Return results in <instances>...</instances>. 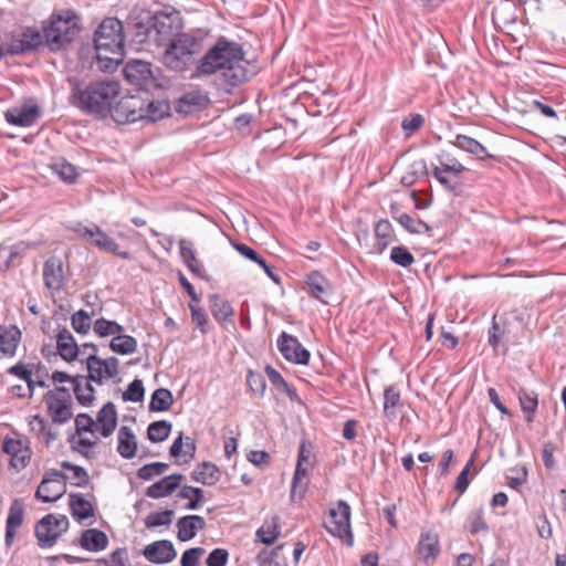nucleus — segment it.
Returning a JSON list of instances; mask_svg holds the SVG:
<instances>
[{
	"label": "nucleus",
	"instance_id": "nucleus-1",
	"mask_svg": "<svg viewBox=\"0 0 566 566\" xmlns=\"http://www.w3.org/2000/svg\"><path fill=\"white\" fill-rule=\"evenodd\" d=\"M240 43L220 36L196 62L191 78L219 74L227 91L240 86L255 74Z\"/></svg>",
	"mask_w": 566,
	"mask_h": 566
},
{
	"label": "nucleus",
	"instance_id": "nucleus-2",
	"mask_svg": "<svg viewBox=\"0 0 566 566\" xmlns=\"http://www.w3.org/2000/svg\"><path fill=\"white\" fill-rule=\"evenodd\" d=\"M70 103L87 115L105 118L111 115L119 97L120 86L116 81H95L80 83L71 81Z\"/></svg>",
	"mask_w": 566,
	"mask_h": 566
},
{
	"label": "nucleus",
	"instance_id": "nucleus-3",
	"mask_svg": "<svg viewBox=\"0 0 566 566\" xmlns=\"http://www.w3.org/2000/svg\"><path fill=\"white\" fill-rule=\"evenodd\" d=\"M182 27V18L177 10L158 11L146 21L134 24L132 41L142 50L150 51L153 46L161 48L181 35Z\"/></svg>",
	"mask_w": 566,
	"mask_h": 566
},
{
	"label": "nucleus",
	"instance_id": "nucleus-4",
	"mask_svg": "<svg viewBox=\"0 0 566 566\" xmlns=\"http://www.w3.org/2000/svg\"><path fill=\"white\" fill-rule=\"evenodd\" d=\"M124 28L117 18H105L94 33L97 66L103 72H113L125 56Z\"/></svg>",
	"mask_w": 566,
	"mask_h": 566
},
{
	"label": "nucleus",
	"instance_id": "nucleus-5",
	"mask_svg": "<svg viewBox=\"0 0 566 566\" xmlns=\"http://www.w3.org/2000/svg\"><path fill=\"white\" fill-rule=\"evenodd\" d=\"M203 40L205 34L199 30L181 33L164 45L163 64L174 72H184L196 65L195 57L202 51Z\"/></svg>",
	"mask_w": 566,
	"mask_h": 566
},
{
	"label": "nucleus",
	"instance_id": "nucleus-6",
	"mask_svg": "<svg viewBox=\"0 0 566 566\" xmlns=\"http://www.w3.org/2000/svg\"><path fill=\"white\" fill-rule=\"evenodd\" d=\"M80 31V17L74 10L66 9L51 14L43 35L50 49L55 51L69 45Z\"/></svg>",
	"mask_w": 566,
	"mask_h": 566
},
{
	"label": "nucleus",
	"instance_id": "nucleus-7",
	"mask_svg": "<svg viewBox=\"0 0 566 566\" xmlns=\"http://www.w3.org/2000/svg\"><path fill=\"white\" fill-rule=\"evenodd\" d=\"M72 230L87 243L96 247L98 250L114 254L123 260H130V253L127 251H122L119 249V244L108 235L101 227L95 223H90L85 226L81 222H77Z\"/></svg>",
	"mask_w": 566,
	"mask_h": 566
},
{
	"label": "nucleus",
	"instance_id": "nucleus-8",
	"mask_svg": "<svg viewBox=\"0 0 566 566\" xmlns=\"http://www.w3.org/2000/svg\"><path fill=\"white\" fill-rule=\"evenodd\" d=\"M70 522L65 515L48 514L35 526L38 545L42 548L52 547L60 536L69 530Z\"/></svg>",
	"mask_w": 566,
	"mask_h": 566
},
{
	"label": "nucleus",
	"instance_id": "nucleus-9",
	"mask_svg": "<svg viewBox=\"0 0 566 566\" xmlns=\"http://www.w3.org/2000/svg\"><path fill=\"white\" fill-rule=\"evenodd\" d=\"M352 510L344 500H338L336 505L329 510V518L324 523L326 531L340 539H345L348 545H353L354 536L350 528Z\"/></svg>",
	"mask_w": 566,
	"mask_h": 566
},
{
	"label": "nucleus",
	"instance_id": "nucleus-10",
	"mask_svg": "<svg viewBox=\"0 0 566 566\" xmlns=\"http://www.w3.org/2000/svg\"><path fill=\"white\" fill-rule=\"evenodd\" d=\"M69 476L56 469L45 471L41 483L35 491V497L43 503H53L66 492Z\"/></svg>",
	"mask_w": 566,
	"mask_h": 566
},
{
	"label": "nucleus",
	"instance_id": "nucleus-11",
	"mask_svg": "<svg viewBox=\"0 0 566 566\" xmlns=\"http://www.w3.org/2000/svg\"><path fill=\"white\" fill-rule=\"evenodd\" d=\"M2 452L9 455L10 469L15 472H21L31 462L32 450L28 440L6 436L2 441Z\"/></svg>",
	"mask_w": 566,
	"mask_h": 566
},
{
	"label": "nucleus",
	"instance_id": "nucleus-12",
	"mask_svg": "<svg viewBox=\"0 0 566 566\" xmlns=\"http://www.w3.org/2000/svg\"><path fill=\"white\" fill-rule=\"evenodd\" d=\"M45 403L54 423L63 424L72 418L71 396L65 387H56L55 391H49Z\"/></svg>",
	"mask_w": 566,
	"mask_h": 566
},
{
	"label": "nucleus",
	"instance_id": "nucleus-13",
	"mask_svg": "<svg viewBox=\"0 0 566 566\" xmlns=\"http://www.w3.org/2000/svg\"><path fill=\"white\" fill-rule=\"evenodd\" d=\"M111 116L114 120L122 124L144 120V98L137 95L117 98Z\"/></svg>",
	"mask_w": 566,
	"mask_h": 566
},
{
	"label": "nucleus",
	"instance_id": "nucleus-14",
	"mask_svg": "<svg viewBox=\"0 0 566 566\" xmlns=\"http://www.w3.org/2000/svg\"><path fill=\"white\" fill-rule=\"evenodd\" d=\"M123 72L126 81L142 91L148 92L150 88L157 86L151 64L149 62L132 60L126 63Z\"/></svg>",
	"mask_w": 566,
	"mask_h": 566
},
{
	"label": "nucleus",
	"instance_id": "nucleus-15",
	"mask_svg": "<svg viewBox=\"0 0 566 566\" xmlns=\"http://www.w3.org/2000/svg\"><path fill=\"white\" fill-rule=\"evenodd\" d=\"M277 348L282 356L293 364L306 365L310 360V352L300 340L286 332H282L277 338Z\"/></svg>",
	"mask_w": 566,
	"mask_h": 566
},
{
	"label": "nucleus",
	"instance_id": "nucleus-16",
	"mask_svg": "<svg viewBox=\"0 0 566 566\" xmlns=\"http://www.w3.org/2000/svg\"><path fill=\"white\" fill-rule=\"evenodd\" d=\"M43 284L52 295L62 291L65 284L63 261L59 256H50L43 263Z\"/></svg>",
	"mask_w": 566,
	"mask_h": 566
},
{
	"label": "nucleus",
	"instance_id": "nucleus-17",
	"mask_svg": "<svg viewBox=\"0 0 566 566\" xmlns=\"http://www.w3.org/2000/svg\"><path fill=\"white\" fill-rule=\"evenodd\" d=\"M143 555L154 564H167L176 558L177 552L174 544L168 539L156 541L148 544Z\"/></svg>",
	"mask_w": 566,
	"mask_h": 566
},
{
	"label": "nucleus",
	"instance_id": "nucleus-18",
	"mask_svg": "<svg viewBox=\"0 0 566 566\" xmlns=\"http://www.w3.org/2000/svg\"><path fill=\"white\" fill-rule=\"evenodd\" d=\"M416 552L424 563L434 560L441 552L439 535L432 531L421 532Z\"/></svg>",
	"mask_w": 566,
	"mask_h": 566
},
{
	"label": "nucleus",
	"instance_id": "nucleus-19",
	"mask_svg": "<svg viewBox=\"0 0 566 566\" xmlns=\"http://www.w3.org/2000/svg\"><path fill=\"white\" fill-rule=\"evenodd\" d=\"M40 116V108L38 105H23L7 111L6 120L14 126L29 127L32 126Z\"/></svg>",
	"mask_w": 566,
	"mask_h": 566
},
{
	"label": "nucleus",
	"instance_id": "nucleus-20",
	"mask_svg": "<svg viewBox=\"0 0 566 566\" xmlns=\"http://www.w3.org/2000/svg\"><path fill=\"white\" fill-rule=\"evenodd\" d=\"M117 426V410L112 401L106 402L97 412L95 428L101 436L107 438L113 434Z\"/></svg>",
	"mask_w": 566,
	"mask_h": 566
},
{
	"label": "nucleus",
	"instance_id": "nucleus-21",
	"mask_svg": "<svg viewBox=\"0 0 566 566\" xmlns=\"http://www.w3.org/2000/svg\"><path fill=\"white\" fill-rule=\"evenodd\" d=\"M56 349L60 357L67 363L76 360L81 352L74 336L67 328L59 331L56 335Z\"/></svg>",
	"mask_w": 566,
	"mask_h": 566
},
{
	"label": "nucleus",
	"instance_id": "nucleus-22",
	"mask_svg": "<svg viewBox=\"0 0 566 566\" xmlns=\"http://www.w3.org/2000/svg\"><path fill=\"white\" fill-rule=\"evenodd\" d=\"M312 468L313 467L311 465L296 463L290 492V500L292 503L301 502L304 499L308 486L307 476Z\"/></svg>",
	"mask_w": 566,
	"mask_h": 566
},
{
	"label": "nucleus",
	"instance_id": "nucleus-23",
	"mask_svg": "<svg viewBox=\"0 0 566 566\" xmlns=\"http://www.w3.org/2000/svg\"><path fill=\"white\" fill-rule=\"evenodd\" d=\"M209 102L208 95L201 90H192L182 94L178 101L177 109L185 115L203 108Z\"/></svg>",
	"mask_w": 566,
	"mask_h": 566
},
{
	"label": "nucleus",
	"instance_id": "nucleus-24",
	"mask_svg": "<svg viewBox=\"0 0 566 566\" xmlns=\"http://www.w3.org/2000/svg\"><path fill=\"white\" fill-rule=\"evenodd\" d=\"M177 537L180 542H188L192 539L199 530H203L206 521L200 515H186L178 520L177 524Z\"/></svg>",
	"mask_w": 566,
	"mask_h": 566
},
{
	"label": "nucleus",
	"instance_id": "nucleus-25",
	"mask_svg": "<svg viewBox=\"0 0 566 566\" xmlns=\"http://www.w3.org/2000/svg\"><path fill=\"white\" fill-rule=\"evenodd\" d=\"M181 480L182 475L180 473L164 476L161 480L147 488L146 495L150 499L168 496L179 486Z\"/></svg>",
	"mask_w": 566,
	"mask_h": 566
},
{
	"label": "nucleus",
	"instance_id": "nucleus-26",
	"mask_svg": "<svg viewBox=\"0 0 566 566\" xmlns=\"http://www.w3.org/2000/svg\"><path fill=\"white\" fill-rule=\"evenodd\" d=\"M305 284L307 289V294L316 298L325 304L327 301L324 300V296L331 290L329 281L318 271H312L306 275Z\"/></svg>",
	"mask_w": 566,
	"mask_h": 566
},
{
	"label": "nucleus",
	"instance_id": "nucleus-27",
	"mask_svg": "<svg viewBox=\"0 0 566 566\" xmlns=\"http://www.w3.org/2000/svg\"><path fill=\"white\" fill-rule=\"evenodd\" d=\"M451 144L475 156L479 160L495 158L479 140L463 134H458Z\"/></svg>",
	"mask_w": 566,
	"mask_h": 566
},
{
	"label": "nucleus",
	"instance_id": "nucleus-28",
	"mask_svg": "<svg viewBox=\"0 0 566 566\" xmlns=\"http://www.w3.org/2000/svg\"><path fill=\"white\" fill-rule=\"evenodd\" d=\"M80 545L88 552H101L107 547L108 537L98 528H87L81 534Z\"/></svg>",
	"mask_w": 566,
	"mask_h": 566
},
{
	"label": "nucleus",
	"instance_id": "nucleus-29",
	"mask_svg": "<svg viewBox=\"0 0 566 566\" xmlns=\"http://www.w3.org/2000/svg\"><path fill=\"white\" fill-rule=\"evenodd\" d=\"M179 253L182 259V262L193 275L202 280H208L203 266L196 258V253L192 249V243L190 241L186 239H181L179 241Z\"/></svg>",
	"mask_w": 566,
	"mask_h": 566
},
{
	"label": "nucleus",
	"instance_id": "nucleus-30",
	"mask_svg": "<svg viewBox=\"0 0 566 566\" xmlns=\"http://www.w3.org/2000/svg\"><path fill=\"white\" fill-rule=\"evenodd\" d=\"M21 339V332L15 325L0 326V357H12Z\"/></svg>",
	"mask_w": 566,
	"mask_h": 566
},
{
	"label": "nucleus",
	"instance_id": "nucleus-31",
	"mask_svg": "<svg viewBox=\"0 0 566 566\" xmlns=\"http://www.w3.org/2000/svg\"><path fill=\"white\" fill-rule=\"evenodd\" d=\"M265 374L269 378V381L272 385V388L277 392L289 397L291 401L300 402L301 398L296 391V389L289 385L287 381L283 378V376L272 366L268 365L265 367Z\"/></svg>",
	"mask_w": 566,
	"mask_h": 566
},
{
	"label": "nucleus",
	"instance_id": "nucleus-32",
	"mask_svg": "<svg viewBox=\"0 0 566 566\" xmlns=\"http://www.w3.org/2000/svg\"><path fill=\"white\" fill-rule=\"evenodd\" d=\"M117 452L124 459H133L137 451V440L134 431L127 427L122 426L117 432Z\"/></svg>",
	"mask_w": 566,
	"mask_h": 566
},
{
	"label": "nucleus",
	"instance_id": "nucleus-33",
	"mask_svg": "<svg viewBox=\"0 0 566 566\" xmlns=\"http://www.w3.org/2000/svg\"><path fill=\"white\" fill-rule=\"evenodd\" d=\"M69 497L71 514L76 521L82 522L94 515L92 503L82 493H71Z\"/></svg>",
	"mask_w": 566,
	"mask_h": 566
},
{
	"label": "nucleus",
	"instance_id": "nucleus-34",
	"mask_svg": "<svg viewBox=\"0 0 566 566\" xmlns=\"http://www.w3.org/2000/svg\"><path fill=\"white\" fill-rule=\"evenodd\" d=\"M209 308L213 318L219 323H224L234 315V308L230 302L219 294L209 296Z\"/></svg>",
	"mask_w": 566,
	"mask_h": 566
},
{
	"label": "nucleus",
	"instance_id": "nucleus-35",
	"mask_svg": "<svg viewBox=\"0 0 566 566\" xmlns=\"http://www.w3.org/2000/svg\"><path fill=\"white\" fill-rule=\"evenodd\" d=\"M82 363H85L87 369V376H85V380L94 381L98 385L103 384L106 378V374L104 371V359L95 355L94 353H88V355L81 359Z\"/></svg>",
	"mask_w": 566,
	"mask_h": 566
},
{
	"label": "nucleus",
	"instance_id": "nucleus-36",
	"mask_svg": "<svg viewBox=\"0 0 566 566\" xmlns=\"http://www.w3.org/2000/svg\"><path fill=\"white\" fill-rule=\"evenodd\" d=\"M73 391L77 402L83 407H90L95 399L94 388L87 380H85L84 375L74 376Z\"/></svg>",
	"mask_w": 566,
	"mask_h": 566
},
{
	"label": "nucleus",
	"instance_id": "nucleus-37",
	"mask_svg": "<svg viewBox=\"0 0 566 566\" xmlns=\"http://www.w3.org/2000/svg\"><path fill=\"white\" fill-rule=\"evenodd\" d=\"M192 479L201 484L213 485L220 479V471L216 464L211 462H202L193 470Z\"/></svg>",
	"mask_w": 566,
	"mask_h": 566
},
{
	"label": "nucleus",
	"instance_id": "nucleus-38",
	"mask_svg": "<svg viewBox=\"0 0 566 566\" xmlns=\"http://www.w3.org/2000/svg\"><path fill=\"white\" fill-rule=\"evenodd\" d=\"M401 395L396 385L387 386L384 390V415L389 421L397 418L396 408L400 406Z\"/></svg>",
	"mask_w": 566,
	"mask_h": 566
},
{
	"label": "nucleus",
	"instance_id": "nucleus-39",
	"mask_svg": "<svg viewBox=\"0 0 566 566\" xmlns=\"http://www.w3.org/2000/svg\"><path fill=\"white\" fill-rule=\"evenodd\" d=\"M174 403L172 392L167 388H157L150 397L148 409L151 412L167 411Z\"/></svg>",
	"mask_w": 566,
	"mask_h": 566
},
{
	"label": "nucleus",
	"instance_id": "nucleus-40",
	"mask_svg": "<svg viewBox=\"0 0 566 566\" xmlns=\"http://www.w3.org/2000/svg\"><path fill=\"white\" fill-rule=\"evenodd\" d=\"M36 244L34 242L19 241L14 244H6V260L8 262V271L12 266L20 264V260L24 256L28 250L34 249Z\"/></svg>",
	"mask_w": 566,
	"mask_h": 566
},
{
	"label": "nucleus",
	"instance_id": "nucleus-41",
	"mask_svg": "<svg viewBox=\"0 0 566 566\" xmlns=\"http://www.w3.org/2000/svg\"><path fill=\"white\" fill-rule=\"evenodd\" d=\"M375 237H376V247L378 252H384L387 247L391 243L395 234L391 223L381 219L375 224Z\"/></svg>",
	"mask_w": 566,
	"mask_h": 566
},
{
	"label": "nucleus",
	"instance_id": "nucleus-42",
	"mask_svg": "<svg viewBox=\"0 0 566 566\" xmlns=\"http://www.w3.org/2000/svg\"><path fill=\"white\" fill-rule=\"evenodd\" d=\"M437 160L439 165L433 166L432 169H439L440 171L452 175L454 177H458L460 174L468 170L467 167H464L455 157L448 153H441L437 155Z\"/></svg>",
	"mask_w": 566,
	"mask_h": 566
},
{
	"label": "nucleus",
	"instance_id": "nucleus-43",
	"mask_svg": "<svg viewBox=\"0 0 566 566\" xmlns=\"http://www.w3.org/2000/svg\"><path fill=\"white\" fill-rule=\"evenodd\" d=\"M518 400L522 410L526 413L525 420L531 423L538 406L537 394L532 390L521 389L518 391Z\"/></svg>",
	"mask_w": 566,
	"mask_h": 566
},
{
	"label": "nucleus",
	"instance_id": "nucleus-44",
	"mask_svg": "<svg viewBox=\"0 0 566 566\" xmlns=\"http://www.w3.org/2000/svg\"><path fill=\"white\" fill-rule=\"evenodd\" d=\"M398 223L409 233L422 234L431 230V227L421 219L413 218L408 213H400L396 217Z\"/></svg>",
	"mask_w": 566,
	"mask_h": 566
},
{
	"label": "nucleus",
	"instance_id": "nucleus-45",
	"mask_svg": "<svg viewBox=\"0 0 566 566\" xmlns=\"http://www.w3.org/2000/svg\"><path fill=\"white\" fill-rule=\"evenodd\" d=\"M109 348L116 354L129 355L136 352L137 340L130 335H123L120 333L112 338Z\"/></svg>",
	"mask_w": 566,
	"mask_h": 566
},
{
	"label": "nucleus",
	"instance_id": "nucleus-46",
	"mask_svg": "<svg viewBox=\"0 0 566 566\" xmlns=\"http://www.w3.org/2000/svg\"><path fill=\"white\" fill-rule=\"evenodd\" d=\"M171 431V423L167 420H158L149 423L147 438L155 443L165 441Z\"/></svg>",
	"mask_w": 566,
	"mask_h": 566
},
{
	"label": "nucleus",
	"instance_id": "nucleus-47",
	"mask_svg": "<svg viewBox=\"0 0 566 566\" xmlns=\"http://www.w3.org/2000/svg\"><path fill=\"white\" fill-rule=\"evenodd\" d=\"M281 531L279 525V518L274 517L272 522L264 523L255 533L256 538L265 544L271 545L279 537Z\"/></svg>",
	"mask_w": 566,
	"mask_h": 566
},
{
	"label": "nucleus",
	"instance_id": "nucleus-48",
	"mask_svg": "<svg viewBox=\"0 0 566 566\" xmlns=\"http://www.w3.org/2000/svg\"><path fill=\"white\" fill-rule=\"evenodd\" d=\"M428 175L427 169V163L424 159H419L413 161L409 166V170L401 177L400 182L406 186L410 187L416 184V181L423 176Z\"/></svg>",
	"mask_w": 566,
	"mask_h": 566
},
{
	"label": "nucleus",
	"instance_id": "nucleus-49",
	"mask_svg": "<svg viewBox=\"0 0 566 566\" xmlns=\"http://www.w3.org/2000/svg\"><path fill=\"white\" fill-rule=\"evenodd\" d=\"M93 331L99 337H107L109 335H119L120 333H123L124 327L116 321H109L104 317H101L94 322Z\"/></svg>",
	"mask_w": 566,
	"mask_h": 566
},
{
	"label": "nucleus",
	"instance_id": "nucleus-50",
	"mask_svg": "<svg viewBox=\"0 0 566 566\" xmlns=\"http://www.w3.org/2000/svg\"><path fill=\"white\" fill-rule=\"evenodd\" d=\"M168 113V105L163 102L144 99V120L155 123Z\"/></svg>",
	"mask_w": 566,
	"mask_h": 566
},
{
	"label": "nucleus",
	"instance_id": "nucleus-51",
	"mask_svg": "<svg viewBox=\"0 0 566 566\" xmlns=\"http://www.w3.org/2000/svg\"><path fill=\"white\" fill-rule=\"evenodd\" d=\"M52 169L66 184H74L78 176L76 167L65 159L55 161L52 165Z\"/></svg>",
	"mask_w": 566,
	"mask_h": 566
},
{
	"label": "nucleus",
	"instance_id": "nucleus-52",
	"mask_svg": "<svg viewBox=\"0 0 566 566\" xmlns=\"http://www.w3.org/2000/svg\"><path fill=\"white\" fill-rule=\"evenodd\" d=\"M61 467L62 469L72 471V476L70 478L72 485L85 488L88 484V473L83 467L75 465L69 461H63Z\"/></svg>",
	"mask_w": 566,
	"mask_h": 566
},
{
	"label": "nucleus",
	"instance_id": "nucleus-53",
	"mask_svg": "<svg viewBox=\"0 0 566 566\" xmlns=\"http://www.w3.org/2000/svg\"><path fill=\"white\" fill-rule=\"evenodd\" d=\"M24 506L21 500L15 499L12 501L6 521V526L10 528H19L23 523Z\"/></svg>",
	"mask_w": 566,
	"mask_h": 566
},
{
	"label": "nucleus",
	"instance_id": "nucleus-54",
	"mask_svg": "<svg viewBox=\"0 0 566 566\" xmlns=\"http://www.w3.org/2000/svg\"><path fill=\"white\" fill-rule=\"evenodd\" d=\"M178 496L184 500H189V503L186 506L188 510H197L202 501L203 491L200 488L184 485L180 489Z\"/></svg>",
	"mask_w": 566,
	"mask_h": 566
},
{
	"label": "nucleus",
	"instance_id": "nucleus-55",
	"mask_svg": "<svg viewBox=\"0 0 566 566\" xmlns=\"http://www.w3.org/2000/svg\"><path fill=\"white\" fill-rule=\"evenodd\" d=\"M174 516L172 510H165L161 512H151L145 518V526L147 528H155L163 525H170Z\"/></svg>",
	"mask_w": 566,
	"mask_h": 566
},
{
	"label": "nucleus",
	"instance_id": "nucleus-56",
	"mask_svg": "<svg viewBox=\"0 0 566 566\" xmlns=\"http://www.w3.org/2000/svg\"><path fill=\"white\" fill-rule=\"evenodd\" d=\"M390 261L401 268H408L415 262V256L406 247L396 245L390 251Z\"/></svg>",
	"mask_w": 566,
	"mask_h": 566
},
{
	"label": "nucleus",
	"instance_id": "nucleus-57",
	"mask_svg": "<svg viewBox=\"0 0 566 566\" xmlns=\"http://www.w3.org/2000/svg\"><path fill=\"white\" fill-rule=\"evenodd\" d=\"M73 329L78 334H87L92 327V318L84 310L75 312L71 317Z\"/></svg>",
	"mask_w": 566,
	"mask_h": 566
},
{
	"label": "nucleus",
	"instance_id": "nucleus-58",
	"mask_svg": "<svg viewBox=\"0 0 566 566\" xmlns=\"http://www.w3.org/2000/svg\"><path fill=\"white\" fill-rule=\"evenodd\" d=\"M168 469V464L164 462H154L143 465L137 471V476L142 480L149 481L156 475L163 474Z\"/></svg>",
	"mask_w": 566,
	"mask_h": 566
},
{
	"label": "nucleus",
	"instance_id": "nucleus-59",
	"mask_svg": "<svg viewBox=\"0 0 566 566\" xmlns=\"http://www.w3.org/2000/svg\"><path fill=\"white\" fill-rule=\"evenodd\" d=\"M189 310L196 328H198L202 334L208 333L209 322L206 312L198 306V303H189Z\"/></svg>",
	"mask_w": 566,
	"mask_h": 566
},
{
	"label": "nucleus",
	"instance_id": "nucleus-60",
	"mask_svg": "<svg viewBox=\"0 0 566 566\" xmlns=\"http://www.w3.org/2000/svg\"><path fill=\"white\" fill-rule=\"evenodd\" d=\"M145 388L140 379H134L123 392L124 401L139 402L144 399Z\"/></svg>",
	"mask_w": 566,
	"mask_h": 566
},
{
	"label": "nucleus",
	"instance_id": "nucleus-61",
	"mask_svg": "<svg viewBox=\"0 0 566 566\" xmlns=\"http://www.w3.org/2000/svg\"><path fill=\"white\" fill-rule=\"evenodd\" d=\"M247 384L254 395H258L259 397L264 396L266 381L262 374L249 370L247 375Z\"/></svg>",
	"mask_w": 566,
	"mask_h": 566
},
{
	"label": "nucleus",
	"instance_id": "nucleus-62",
	"mask_svg": "<svg viewBox=\"0 0 566 566\" xmlns=\"http://www.w3.org/2000/svg\"><path fill=\"white\" fill-rule=\"evenodd\" d=\"M448 174L440 171L439 169H432V176L437 181L449 192L458 196L460 195V182L453 181Z\"/></svg>",
	"mask_w": 566,
	"mask_h": 566
},
{
	"label": "nucleus",
	"instance_id": "nucleus-63",
	"mask_svg": "<svg viewBox=\"0 0 566 566\" xmlns=\"http://www.w3.org/2000/svg\"><path fill=\"white\" fill-rule=\"evenodd\" d=\"M424 124V118L421 114H411L401 123V128L406 136H411L416 130L421 128Z\"/></svg>",
	"mask_w": 566,
	"mask_h": 566
},
{
	"label": "nucleus",
	"instance_id": "nucleus-64",
	"mask_svg": "<svg viewBox=\"0 0 566 566\" xmlns=\"http://www.w3.org/2000/svg\"><path fill=\"white\" fill-rule=\"evenodd\" d=\"M229 553L224 548H214L210 552L206 559L207 566H226L228 563Z\"/></svg>",
	"mask_w": 566,
	"mask_h": 566
}]
</instances>
